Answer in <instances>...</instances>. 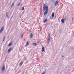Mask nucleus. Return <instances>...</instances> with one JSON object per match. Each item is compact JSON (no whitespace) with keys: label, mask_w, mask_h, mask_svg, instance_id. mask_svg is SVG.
Segmentation results:
<instances>
[{"label":"nucleus","mask_w":74,"mask_h":74,"mask_svg":"<svg viewBox=\"0 0 74 74\" xmlns=\"http://www.w3.org/2000/svg\"><path fill=\"white\" fill-rule=\"evenodd\" d=\"M43 10L44 11H48V6L45 3L43 5Z\"/></svg>","instance_id":"obj_1"},{"label":"nucleus","mask_w":74,"mask_h":74,"mask_svg":"<svg viewBox=\"0 0 74 74\" xmlns=\"http://www.w3.org/2000/svg\"><path fill=\"white\" fill-rule=\"evenodd\" d=\"M4 26H3L1 29L0 31V33H1L3 32V31L4 30Z\"/></svg>","instance_id":"obj_2"},{"label":"nucleus","mask_w":74,"mask_h":74,"mask_svg":"<svg viewBox=\"0 0 74 74\" xmlns=\"http://www.w3.org/2000/svg\"><path fill=\"white\" fill-rule=\"evenodd\" d=\"M48 10H46V11L44 13V15L45 16V15H47L48 14Z\"/></svg>","instance_id":"obj_3"},{"label":"nucleus","mask_w":74,"mask_h":74,"mask_svg":"<svg viewBox=\"0 0 74 74\" xmlns=\"http://www.w3.org/2000/svg\"><path fill=\"white\" fill-rule=\"evenodd\" d=\"M58 4H59V1H57L56 2L55 5L56 6V5H58Z\"/></svg>","instance_id":"obj_4"},{"label":"nucleus","mask_w":74,"mask_h":74,"mask_svg":"<svg viewBox=\"0 0 74 74\" xmlns=\"http://www.w3.org/2000/svg\"><path fill=\"white\" fill-rule=\"evenodd\" d=\"M5 65H3L2 69V71H4V70H5Z\"/></svg>","instance_id":"obj_5"},{"label":"nucleus","mask_w":74,"mask_h":74,"mask_svg":"<svg viewBox=\"0 0 74 74\" xmlns=\"http://www.w3.org/2000/svg\"><path fill=\"white\" fill-rule=\"evenodd\" d=\"M11 51H12V48H10L8 51V53H10L11 52Z\"/></svg>","instance_id":"obj_6"},{"label":"nucleus","mask_w":74,"mask_h":74,"mask_svg":"<svg viewBox=\"0 0 74 74\" xmlns=\"http://www.w3.org/2000/svg\"><path fill=\"white\" fill-rule=\"evenodd\" d=\"M13 43L12 42H10L9 44V47H10V46H11V45H12Z\"/></svg>","instance_id":"obj_7"},{"label":"nucleus","mask_w":74,"mask_h":74,"mask_svg":"<svg viewBox=\"0 0 74 74\" xmlns=\"http://www.w3.org/2000/svg\"><path fill=\"white\" fill-rule=\"evenodd\" d=\"M33 34L32 33H31L30 35V38H33Z\"/></svg>","instance_id":"obj_8"},{"label":"nucleus","mask_w":74,"mask_h":74,"mask_svg":"<svg viewBox=\"0 0 74 74\" xmlns=\"http://www.w3.org/2000/svg\"><path fill=\"white\" fill-rule=\"evenodd\" d=\"M6 16L8 19H9V18H10V17L8 16V15L7 13H6Z\"/></svg>","instance_id":"obj_9"},{"label":"nucleus","mask_w":74,"mask_h":74,"mask_svg":"<svg viewBox=\"0 0 74 74\" xmlns=\"http://www.w3.org/2000/svg\"><path fill=\"white\" fill-rule=\"evenodd\" d=\"M47 22H48V20H47V19H45L43 21L44 23H46Z\"/></svg>","instance_id":"obj_10"},{"label":"nucleus","mask_w":74,"mask_h":74,"mask_svg":"<svg viewBox=\"0 0 74 74\" xmlns=\"http://www.w3.org/2000/svg\"><path fill=\"white\" fill-rule=\"evenodd\" d=\"M61 22H62V23H64V19H62L61 20Z\"/></svg>","instance_id":"obj_11"},{"label":"nucleus","mask_w":74,"mask_h":74,"mask_svg":"<svg viewBox=\"0 0 74 74\" xmlns=\"http://www.w3.org/2000/svg\"><path fill=\"white\" fill-rule=\"evenodd\" d=\"M42 48V52H43L44 51V46H43Z\"/></svg>","instance_id":"obj_12"},{"label":"nucleus","mask_w":74,"mask_h":74,"mask_svg":"<svg viewBox=\"0 0 74 74\" xmlns=\"http://www.w3.org/2000/svg\"><path fill=\"white\" fill-rule=\"evenodd\" d=\"M29 42H27L26 45H25V47H27V46H29Z\"/></svg>","instance_id":"obj_13"},{"label":"nucleus","mask_w":74,"mask_h":74,"mask_svg":"<svg viewBox=\"0 0 74 74\" xmlns=\"http://www.w3.org/2000/svg\"><path fill=\"white\" fill-rule=\"evenodd\" d=\"M49 42H50V38H49L48 41V44H49Z\"/></svg>","instance_id":"obj_14"},{"label":"nucleus","mask_w":74,"mask_h":74,"mask_svg":"<svg viewBox=\"0 0 74 74\" xmlns=\"http://www.w3.org/2000/svg\"><path fill=\"white\" fill-rule=\"evenodd\" d=\"M33 45H34V46H36V45H37V43H33Z\"/></svg>","instance_id":"obj_15"},{"label":"nucleus","mask_w":74,"mask_h":74,"mask_svg":"<svg viewBox=\"0 0 74 74\" xmlns=\"http://www.w3.org/2000/svg\"><path fill=\"white\" fill-rule=\"evenodd\" d=\"M23 62H22L20 64V66H22V65L23 64Z\"/></svg>","instance_id":"obj_16"},{"label":"nucleus","mask_w":74,"mask_h":74,"mask_svg":"<svg viewBox=\"0 0 74 74\" xmlns=\"http://www.w3.org/2000/svg\"><path fill=\"white\" fill-rule=\"evenodd\" d=\"M54 16H55V14H54V13H53L52 14V17H54Z\"/></svg>","instance_id":"obj_17"},{"label":"nucleus","mask_w":74,"mask_h":74,"mask_svg":"<svg viewBox=\"0 0 74 74\" xmlns=\"http://www.w3.org/2000/svg\"><path fill=\"white\" fill-rule=\"evenodd\" d=\"M14 3H13L12 5L11 6V8H12V7H14Z\"/></svg>","instance_id":"obj_18"},{"label":"nucleus","mask_w":74,"mask_h":74,"mask_svg":"<svg viewBox=\"0 0 74 74\" xmlns=\"http://www.w3.org/2000/svg\"><path fill=\"white\" fill-rule=\"evenodd\" d=\"M24 9H25V8H24V7H22L21 10H22V11H23L24 10Z\"/></svg>","instance_id":"obj_19"},{"label":"nucleus","mask_w":74,"mask_h":74,"mask_svg":"<svg viewBox=\"0 0 74 74\" xmlns=\"http://www.w3.org/2000/svg\"><path fill=\"white\" fill-rule=\"evenodd\" d=\"M5 37H4L3 39V41H4V40H5Z\"/></svg>","instance_id":"obj_20"},{"label":"nucleus","mask_w":74,"mask_h":74,"mask_svg":"<svg viewBox=\"0 0 74 74\" xmlns=\"http://www.w3.org/2000/svg\"><path fill=\"white\" fill-rule=\"evenodd\" d=\"M46 73V71H45L42 74H45V73Z\"/></svg>","instance_id":"obj_21"},{"label":"nucleus","mask_w":74,"mask_h":74,"mask_svg":"<svg viewBox=\"0 0 74 74\" xmlns=\"http://www.w3.org/2000/svg\"><path fill=\"white\" fill-rule=\"evenodd\" d=\"M66 19H67L66 18H65L64 19V21H66Z\"/></svg>","instance_id":"obj_22"},{"label":"nucleus","mask_w":74,"mask_h":74,"mask_svg":"<svg viewBox=\"0 0 74 74\" xmlns=\"http://www.w3.org/2000/svg\"><path fill=\"white\" fill-rule=\"evenodd\" d=\"M20 5H21V3H19L18 5V6H19Z\"/></svg>","instance_id":"obj_23"},{"label":"nucleus","mask_w":74,"mask_h":74,"mask_svg":"<svg viewBox=\"0 0 74 74\" xmlns=\"http://www.w3.org/2000/svg\"><path fill=\"white\" fill-rule=\"evenodd\" d=\"M23 37V34L22 35V36L21 37V38H22V37Z\"/></svg>","instance_id":"obj_24"},{"label":"nucleus","mask_w":74,"mask_h":74,"mask_svg":"<svg viewBox=\"0 0 74 74\" xmlns=\"http://www.w3.org/2000/svg\"><path fill=\"white\" fill-rule=\"evenodd\" d=\"M62 58H64V56H62Z\"/></svg>","instance_id":"obj_25"},{"label":"nucleus","mask_w":74,"mask_h":74,"mask_svg":"<svg viewBox=\"0 0 74 74\" xmlns=\"http://www.w3.org/2000/svg\"><path fill=\"white\" fill-rule=\"evenodd\" d=\"M51 1H52V0H51Z\"/></svg>","instance_id":"obj_26"}]
</instances>
